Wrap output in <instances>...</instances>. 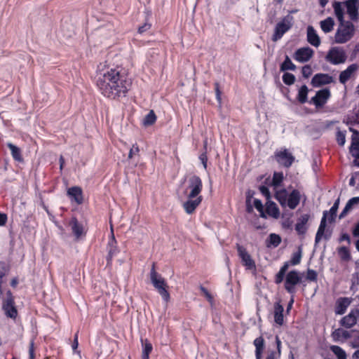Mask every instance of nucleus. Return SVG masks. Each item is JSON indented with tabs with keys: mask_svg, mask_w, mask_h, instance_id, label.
<instances>
[{
	"mask_svg": "<svg viewBox=\"0 0 359 359\" xmlns=\"http://www.w3.org/2000/svg\"><path fill=\"white\" fill-rule=\"evenodd\" d=\"M95 83L99 92L113 100L126 97L132 86V80L121 67L101 68L98 66Z\"/></svg>",
	"mask_w": 359,
	"mask_h": 359,
	"instance_id": "obj_1",
	"label": "nucleus"
},
{
	"mask_svg": "<svg viewBox=\"0 0 359 359\" xmlns=\"http://www.w3.org/2000/svg\"><path fill=\"white\" fill-rule=\"evenodd\" d=\"M339 200L337 199L334 203L333 205L330 208L329 211L325 210L323 212V217L321 218L319 227L315 237V245H316L320 240L324 238L325 240H329L331 237V232L325 233V228L327 226V218L330 223H332L335 221L337 217V212L339 208Z\"/></svg>",
	"mask_w": 359,
	"mask_h": 359,
	"instance_id": "obj_2",
	"label": "nucleus"
},
{
	"mask_svg": "<svg viewBox=\"0 0 359 359\" xmlns=\"http://www.w3.org/2000/svg\"><path fill=\"white\" fill-rule=\"evenodd\" d=\"M275 198L283 208L288 207L290 209L294 210L301 201V194L296 189H294L290 194L285 189H282L276 191Z\"/></svg>",
	"mask_w": 359,
	"mask_h": 359,
	"instance_id": "obj_3",
	"label": "nucleus"
},
{
	"mask_svg": "<svg viewBox=\"0 0 359 359\" xmlns=\"http://www.w3.org/2000/svg\"><path fill=\"white\" fill-rule=\"evenodd\" d=\"M149 278L152 285L161 295L162 299L165 302H168L170 301V296L168 290V284L165 278H163L160 273L156 272L155 263L152 264L149 273Z\"/></svg>",
	"mask_w": 359,
	"mask_h": 359,
	"instance_id": "obj_4",
	"label": "nucleus"
},
{
	"mask_svg": "<svg viewBox=\"0 0 359 359\" xmlns=\"http://www.w3.org/2000/svg\"><path fill=\"white\" fill-rule=\"evenodd\" d=\"M1 301V309L4 315L11 319L15 320L18 317V309L15 306V297L10 290H7L5 293L2 291V295H0Z\"/></svg>",
	"mask_w": 359,
	"mask_h": 359,
	"instance_id": "obj_5",
	"label": "nucleus"
},
{
	"mask_svg": "<svg viewBox=\"0 0 359 359\" xmlns=\"http://www.w3.org/2000/svg\"><path fill=\"white\" fill-rule=\"evenodd\" d=\"M353 24L350 21L339 22V25L334 35L337 43H344L351 40L354 34Z\"/></svg>",
	"mask_w": 359,
	"mask_h": 359,
	"instance_id": "obj_6",
	"label": "nucleus"
},
{
	"mask_svg": "<svg viewBox=\"0 0 359 359\" xmlns=\"http://www.w3.org/2000/svg\"><path fill=\"white\" fill-rule=\"evenodd\" d=\"M302 276L299 271L292 270L286 273L284 288L287 293L294 297L297 290L296 286L302 283Z\"/></svg>",
	"mask_w": 359,
	"mask_h": 359,
	"instance_id": "obj_7",
	"label": "nucleus"
},
{
	"mask_svg": "<svg viewBox=\"0 0 359 359\" xmlns=\"http://www.w3.org/2000/svg\"><path fill=\"white\" fill-rule=\"evenodd\" d=\"M293 17L287 15L283 20L278 22L274 28V32L272 36L273 41L280 40L285 33H286L292 26Z\"/></svg>",
	"mask_w": 359,
	"mask_h": 359,
	"instance_id": "obj_8",
	"label": "nucleus"
},
{
	"mask_svg": "<svg viewBox=\"0 0 359 359\" xmlns=\"http://www.w3.org/2000/svg\"><path fill=\"white\" fill-rule=\"evenodd\" d=\"M346 53L344 48L341 47L331 48L325 56L326 61L334 65L343 64L346 61Z\"/></svg>",
	"mask_w": 359,
	"mask_h": 359,
	"instance_id": "obj_9",
	"label": "nucleus"
},
{
	"mask_svg": "<svg viewBox=\"0 0 359 359\" xmlns=\"http://www.w3.org/2000/svg\"><path fill=\"white\" fill-rule=\"evenodd\" d=\"M202 189L203 182L200 177L194 175L189 178L186 191H189L187 195L189 196L190 198L202 196L200 195Z\"/></svg>",
	"mask_w": 359,
	"mask_h": 359,
	"instance_id": "obj_10",
	"label": "nucleus"
},
{
	"mask_svg": "<svg viewBox=\"0 0 359 359\" xmlns=\"http://www.w3.org/2000/svg\"><path fill=\"white\" fill-rule=\"evenodd\" d=\"M331 97V92L328 88H325L318 90L315 96L312 97L309 101L310 104H314L315 107L320 108L323 107Z\"/></svg>",
	"mask_w": 359,
	"mask_h": 359,
	"instance_id": "obj_11",
	"label": "nucleus"
},
{
	"mask_svg": "<svg viewBox=\"0 0 359 359\" xmlns=\"http://www.w3.org/2000/svg\"><path fill=\"white\" fill-rule=\"evenodd\" d=\"M236 249L238 257L241 259L242 264L248 269H253L255 268V263L252 259L250 255L247 251L246 248L240 244H236Z\"/></svg>",
	"mask_w": 359,
	"mask_h": 359,
	"instance_id": "obj_12",
	"label": "nucleus"
},
{
	"mask_svg": "<svg viewBox=\"0 0 359 359\" xmlns=\"http://www.w3.org/2000/svg\"><path fill=\"white\" fill-rule=\"evenodd\" d=\"M276 161L285 168H290L294 161V157L286 149L275 153Z\"/></svg>",
	"mask_w": 359,
	"mask_h": 359,
	"instance_id": "obj_13",
	"label": "nucleus"
},
{
	"mask_svg": "<svg viewBox=\"0 0 359 359\" xmlns=\"http://www.w3.org/2000/svg\"><path fill=\"white\" fill-rule=\"evenodd\" d=\"M334 82V79L332 76H330L328 74L318 73L316 74L311 79V84L314 88H318Z\"/></svg>",
	"mask_w": 359,
	"mask_h": 359,
	"instance_id": "obj_14",
	"label": "nucleus"
},
{
	"mask_svg": "<svg viewBox=\"0 0 359 359\" xmlns=\"http://www.w3.org/2000/svg\"><path fill=\"white\" fill-rule=\"evenodd\" d=\"M69 226L76 239L79 240L85 236L87 232L83 223L79 222L76 217H72L69 221Z\"/></svg>",
	"mask_w": 359,
	"mask_h": 359,
	"instance_id": "obj_15",
	"label": "nucleus"
},
{
	"mask_svg": "<svg viewBox=\"0 0 359 359\" xmlns=\"http://www.w3.org/2000/svg\"><path fill=\"white\" fill-rule=\"evenodd\" d=\"M202 201L203 196L190 198L189 196L187 195V200L183 203L182 207L186 213L191 215L194 212L198 206L201 203Z\"/></svg>",
	"mask_w": 359,
	"mask_h": 359,
	"instance_id": "obj_16",
	"label": "nucleus"
},
{
	"mask_svg": "<svg viewBox=\"0 0 359 359\" xmlns=\"http://www.w3.org/2000/svg\"><path fill=\"white\" fill-rule=\"evenodd\" d=\"M313 50L309 47L298 48L294 55V59L299 62H308L313 56Z\"/></svg>",
	"mask_w": 359,
	"mask_h": 359,
	"instance_id": "obj_17",
	"label": "nucleus"
},
{
	"mask_svg": "<svg viewBox=\"0 0 359 359\" xmlns=\"http://www.w3.org/2000/svg\"><path fill=\"white\" fill-rule=\"evenodd\" d=\"M67 194L72 202H74L77 205L83 203V191L80 187L74 186L69 188Z\"/></svg>",
	"mask_w": 359,
	"mask_h": 359,
	"instance_id": "obj_18",
	"label": "nucleus"
},
{
	"mask_svg": "<svg viewBox=\"0 0 359 359\" xmlns=\"http://www.w3.org/2000/svg\"><path fill=\"white\" fill-rule=\"evenodd\" d=\"M107 250L108 255L107 256V261L108 263H109L112 261L113 257L118 255V253L119 252V250L117 246V242L115 238L112 228L111 231V238L107 245Z\"/></svg>",
	"mask_w": 359,
	"mask_h": 359,
	"instance_id": "obj_19",
	"label": "nucleus"
},
{
	"mask_svg": "<svg viewBox=\"0 0 359 359\" xmlns=\"http://www.w3.org/2000/svg\"><path fill=\"white\" fill-rule=\"evenodd\" d=\"M346 11L352 20L358 18L359 0H348L346 1Z\"/></svg>",
	"mask_w": 359,
	"mask_h": 359,
	"instance_id": "obj_20",
	"label": "nucleus"
},
{
	"mask_svg": "<svg viewBox=\"0 0 359 359\" xmlns=\"http://www.w3.org/2000/svg\"><path fill=\"white\" fill-rule=\"evenodd\" d=\"M310 218L309 214L302 215L297 220L295 224V231L299 235H304L306 233L308 226L307 222Z\"/></svg>",
	"mask_w": 359,
	"mask_h": 359,
	"instance_id": "obj_21",
	"label": "nucleus"
},
{
	"mask_svg": "<svg viewBox=\"0 0 359 359\" xmlns=\"http://www.w3.org/2000/svg\"><path fill=\"white\" fill-rule=\"evenodd\" d=\"M351 304V300L348 297L339 298L335 304L334 312L337 315H342L345 313L347 308Z\"/></svg>",
	"mask_w": 359,
	"mask_h": 359,
	"instance_id": "obj_22",
	"label": "nucleus"
},
{
	"mask_svg": "<svg viewBox=\"0 0 359 359\" xmlns=\"http://www.w3.org/2000/svg\"><path fill=\"white\" fill-rule=\"evenodd\" d=\"M307 41L311 45L315 47H318L320 44V37L311 25L307 27Z\"/></svg>",
	"mask_w": 359,
	"mask_h": 359,
	"instance_id": "obj_23",
	"label": "nucleus"
},
{
	"mask_svg": "<svg viewBox=\"0 0 359 359\" xmlns=\"http://www.w3.org/2000/svg\"><path fill=\"white\" fill-rule=\"evenodd\" d=\"M358 69L356 64H352L349 65L345 70L341 72L339 76V82L342 84H345L351 78L353 73H354Z\"/></svg>",
	"mask_w": 359,
	"mask_h": 359,
	"instance_id": "obj_24",
	"label": "nucleus"
},
{
	"mask_svg": "<svg viewBox=\"0 0 359 359\" xmlns=\"http://www.w3.org/2000/svg\"><path fill=\"white\" fill-rule=\"evenodd\" d=\"M349 130L353 133L351 144L349 148L351 154L359 153V131L353 128L349 127Z\"/></svg>",
	"mask_w": 359,
	"mask_h": 359,
	"instance_id": "obj_25",
	"label": "nucleus"
},
{
	"mask_svg": "<svg viewBox=\"0 0 359 359\" xmlns=\"http://www.w3.org/2000/svg\"><path fill=\"white\" fill-rule=\"evenodd\" d=\"M358 318L353 311H350L348 315L343 317L340 320V325L346 328H351L357 323Z\"/></svg>",
	"mask_w": 359,
	"mask_h": 359,
	"instance_id": "obj_26",
	"label": "nucleus"
},
{
	"mask_svg": "<svg viewBox=\"0 0 359 359\" xmlns=\"http://www.w3.org/2000/svg\"><path fill=\"white\" fill-rule=\"evenodd\" d=\"M283 311L284 308L280 304V302H276L274 304V321L278 325H283L284 323L283 320Z\"/></svg>",
	"mask_w": 359,
	"mask_h": 359,
	"instance_id": "obj_27",
	"label": "nucleus"
},
{
	"mask_svg": "<svg viewBox=\"0 0 359 359\" xmlns=\"http://www.w3.org/2000/svg\"><path fill=\"white\" fill-rule=\"evenodd\" d=\"M6 145L11 150V156H12L13 158L17 162H19V163L23 162L24 159L22 156L21 149L18 147L12 144L11 142L7 143Z\"/></svg>",
	"mask_w": 359,
	"mask_h": 359,
	"instance_id": "obj_28",
	"label": "nucleus"
},
{
	"mask_svg": "<svg viewBox=\"0 0 359 359\" xmlns=\"http://www.w3.org/2000/svg\"><path fill=\"white\" fill-rule=\"evenodd\" d=\"M266 212L269 216L277 219L280 216V210L277 205L273 201H268L266 203Z\"/></svg>",
	"mask_w": 359,
	"mask_h": 359,
	"instance_id": "obj_29",
	"label": "nucleus"
},
{
	"mask_svg": "<svg viewBox=\"0 0 359 359\" xmlns=\"http://www.w3.org/2000/svg\"><path fill=\"white\" fill-rule=\"evenodd\" d=\"M332 336L335 340H346L352 337V332L338 328L332 332Z\"/></svg>",
	"mask_w": 359,
	"mask_h": 359,
	"instance_id": "obj_30",
	"label": "nucleus"
},
{
	"mask_svg": "<svg viewBox=\"0 0 359 359\" xmlns=\"http://www.w3.org/2000/svg\"><path fill=\"white\" fill-rule=\"evenodd\" d=\"M281 243V237L276 233L269 234L267 240L266 241V246L269 248H276Z\"/></svg>",
	"mask_w": 359,
	"mask_h": 359,
	"instance_id": "obj_31",
	"label": "nucleus"
},
{
	"mask_svg": "<svg viewBox=\"0 0 359 359\" xmlns=\"http://www.w3.org/2000/svg\"><path fill=\"white\" fill-rule=\"evenodd\" d=\"M309 88L306 85H302L298 90L297 100L301 104H304L308 101Z\"/></svg>",
	"mask_w": 359,
	"mask_h": 359,
	"instance_id": "obj_32",
	"label": "nucleus"
},
{
	"mask_svg": "<svg viewBox=\"0 0 359 359\" xmlns=\"http://www.w3.org/2000/svg\"><path fill=\"white\" fill-rule=\"evenodd\" d=\"M10 271L8 264L5 262L0 261V295H2V285L4 283V278Z\"/></svg>",
	"mask_w": 359,
	"mask_h": 359,
	"instance_id": "obj_33",
	"label": "nucleus"
},
{
	"mask_svg": "<svg viewBox=\"0 0 359 359\" xmlns=\"http://www.w3.org/2000/svg\"><path fill=\"white\" fill-rule=\"evenodd\" d=\"M334 25V20L331 17H328L320 22V28L325 33H328L332 30Z\"/></svg>",
	"mask_w": 359,
	"mask_h": 359,
	"instance_id": "obj_34",
	"label": "nucleus"
},
{
	"mask_svg": "<svg viewBox=\"0 0 359 359\" xmlns=\"http://www.w3.org/2000/svg\"><path fill=\"white\" fill-rule=\"evenodd\" d=\"M333 8L335 15L339 22H345L344 19V10L341 4L339 1H334Z\"/></svg>",
	"mask_w": 359,
	"mask_h": 359,
	"instance_id": "obj_35",
	"label": "nucleus"
},
{
	"mask_svg": "<svg viewBox=\"0 0 359 359\" xmlns=\"http://www.w3.org/2000/svg\"><path fill=\"white\" fill-rule=\"evenodd\" d=\"M296 65L292 62L288 55H285L284 61L280 65V71L286 72L287 70L294 71L296 69Z\"/></svg>",
	"mask_w": 359,
	"mask_h": 359,
	"instance_id": "obj_36",
	"label": "nucleus"
},
{
	"mask_svg": "<svg viewBox=\"0 0 359 359\" xmlns=\"http://www.w3.org/2000/svg\"><path fill=\"white\" fill-rule=\"evenodd\" d=\"M337 252L342 261L348 262L351 259L350 251L346 246L339 247L337 249Z\"/></svg>",
	"mask_w": 359,
	"mask_h": 359,
	"instance_id": "obj_37",
	"label": "nucleus"
},
{
	"mask_svg": "<svg viewBox=\"0 0 359 359\" xmlns=\"http://www.w3.org/2000/svg\"><path fill=\"white\" fill-rule=\"evenodd\" d=\"M156 121V116L153 110H151L144 118L143 124L145 126L153 125Z\"/></svg>",
	"mask_w": 359,
	"mask_h": 359,
	"instance_id": "obj_38",
	"label": "nucleus"
},
{
	"mask_svg": "<svg viewBox=\"0 0 359 359\" xmlns=\"http://www.w3.org/2000/svg\"><path fill=\"white\" fill-rule=\"evenodd\" d=\"M331 351L337 357V359H346V353L345 351L339 346H332Z\"/></svg>",
	"mask_w": 359,
	"mask_h": 359,
	"instance_id": "obj_39",
	"label": "nucleus"
},
{
	"mask_svg": "<svg viewBox=\"0 0 359 359\" xmlns=\"http://www.w3.org/2000/svg\"><path fill=\"white\" fill-rule=\"evenodd\" d=\"M302 256V248L299 247L298 250L292 255L291 259L289 261L292 266L298 265L301 262Z\"/></svg>",
	"mask_w": 359,
	"mask_h": 359,
	"instance_id": "obj_40",
	"label": "nucleus"
},
{
	"mask_svg": "<svg viewBox=\"0 0 359 359\" xmlns=\"http://www.w3.org/2000/svg\"><path fill=\"white\" fill-rule=\"evenodd\" d=\"M284 179L283 173L281 172H275L273 175L272 185L274 187L280 186Z\"/></svg>",
	"mask_w": 359,
	"mask_h": 359,
	"instance_id": "obj_41",
	"label": "nucleus"
},
{
	"mask_svg": "<svg viewBox=\"0 0 359 359\" xmlns=\"http://www.w3.org/2000/svg\"><path fill=\"white\" fill-rule=\"evenodd\" d=\"M344 123L351 128L355 124H359V111L356 112L354 115L348 116Z\"/></svg>",
	"mask_w": 359,
	"mask_h": 359,
	"instance_id": "obj_42",
	"label": "nucleus"
},
{
	"mask_svg": "<svg viewBox=\"0 0 359 359\" xmlns=\"http://www.w3.org/2000/svg\"><path fill=\"white\" fill-rule=\"evenodd\" d=\"M283 81L285 85L291 86L295 82V76L294 74L285 72L282 76Z\"/></svg>",
	"mask_w": 359,
	"mask_h": 359,
	"instance_id": "obj_43",
	"label": "nucleus"
},
{
	"mask_svg": "<svg viewBox=\"0 0 359 359\" xmlns=\"http://www.w3.org/2000/svg\"><path fill=\"white\" fill-rule=\"evenodd\" d=\"M306 278L309 281L316 283L318 281V273L315 270L308 269L306 271Z\"/></svg>",
	"mask_w": 359,
	"mask_h": 359,
	"instance_id": "obj_44",
	"label": "nucleus"
},
{
	"mask_svg": "<svg viewBox=\"0 0 359 359\" xmlns=\"http://www.w3.org/2000/svg\"><path fill=\"white\" fill-rule=\"evenodd\" d=\"M253 344L255 346V351H262L264 350V339L262 337H257L254 341Z\"/></svg>",
	"mask_w": 359,
	"mask_h": 359,
	"instance_id": "obj_45",
	"label": "nucleus"
},
{
	"mask_svg": "<svg viewBox=\"0 0 359 359\" xmlns=\"http://www.w3.org/2000/svg\"><path fill=\"white\" fill-rule=\"evenodd\" d=\"M152 348H153V347H152L151 344L148 341H146V343L143 347L142 358H149V353L151 352Z\"/></svg>",
	"mask_w": 359,
	"mask_h": 359,
	"instance_id": "obj_46",
	"label": "nucleus"
},
{
	"mask_svg": "<svg viewBox=\"0 0 359 359\" xmlns=\"http://www.w3.org/2000/svg\"><path fill=\"white\" fill-rule=\"evenodd\" d=\"M302 74L305 79H308L312 74L311 66L309 65L304 66L302 69Z\"/></svg>",
	"mask_w": 359,
	"mask_h": 359,
	"instance_id": "obj_47",
	"label": "nucleus"
},
{
	"mask_svg": "<svg viewBox=\"0 0 359 359\" xmlns=\"http://www.w3.org/2000/svg\"><path fill=\"white\" fill-rule=\"evenodd\" d=\"M337 141L340 146L344 145L346 142V135L343 132L339 130L337 133Z\"/></svg>",
	"mask_w": 359,
	"mask_h": 359,
	"instance_id": "obj_48",
	"label": "nucleus"
},
{
	"mask_svg": "<svg viewBox=\"0 0 359 359\" xmlns=\"http://www.w3.org/2000/svg\"><path fill=\"white\" fill-rule=\"evenodd\" d=\"M353 332H355L356 335H352V341H351V346L353 348H359V332L352 331V333Z\"/></svg>",
	"mask_w": 359,
	"mask_h": 359,
	"instance_id": "obj_49",
	"label": "nucleus"
},
{
	"mask_svg": "<svg viewBox=\"0 0 359 359\" xmlns=\"http://www.w3.org/2000/svg\"><path fill=\"white\" fill-rule=\"evenodd\" d=\"M259 189L261 194L264 196H265V198L266 199H270V198H271V193H270L269 189L266 186L261 185L259 187Z\"/></svg>",
	"mask_w": 359,
	"mask_h": 359,
	"instance_id": "obj_50",
	"label": "nucleus"
},
{
	"mask_svg": "<svg viewBox=\"0 0 359 359\" xmlns=\"http://www.w3.org/2000/svg\"><path fill=\"white\" fill-rule=\"evenodd\" d=\"M353 207L348 203H346L345 207L344 208L343 210L341 212L339 216V218L341 219H343L344 217H346V215H347V213L351 210V209Z\"/></svg>",
	"mask_w": 359,
	"mask_h": 359,
	"instance_id": "obj_51",
	"label": "nucleus"
},
{
	"mask_svg": "<svg viewBox=\"0 0 359 359\" xmlns=\"http://www.w3.org/2000/svg\"><path fill=\"white\" fill-rule=\"evenodd\" d=\"M285 273L278 271L275 276V283L276 284H280L283 281L284 279H285Z\"/></svg>",
	"mask_w": 359,
	"mask_h": 359,
	"instance_id": "obj_52",
	"label": "nucleus"
},
{
	"mask_svg": "<svg viewBox=\"0 0 359 359\" xmlns=\"http://www.w3.org/2000/svg\"><path fill=\"white\" fill-rule=\"evenodd\" d=\"M199 159H200L201 163L203 164V168L205 169H206L207 168V163H208V156H207L206 151H204L200 154Z\"/></svg>",
	"mask_w": 359,
	"mask_h": 359,
	"instance_id": "obj_53",
	"label": "nucleus"
},
{
	"mask_svg": "<svg viewBox=\"0 0 359 359\" xmlns=\"http://www.w3.org/2000/svg\"><path fill=\"white\" fill-rule=\"evenodd\" d=\"M342 241H346L348 245L351 244V237L348 233H342L340 235V237L339 238V242L341 243Z\"/></svg>",
	"mask_w": 359,
	"mask_h": 359,
	"instance_id": "obj_54",
	"label": "nucleus"
},
{
	"mask_svg": "<svg viewBox=\"0 0 359 359\" xmlns=\"http://www.w3.org/2000/svg\"><path fill=\"white\" fill-rule=\"evenodd\" d=\"M140 151L139 147L137 144H133L130 148L128 154V158H132L134 154H138Z\"/></svg>",
	"mask_w": 359,
	"mask_h": 359,
	"instance_id": "obj_55",
	"label": "nucleus"
},
{
	"mask_svg": "<svg viewBox=\"0 0 359 359\" xmlns=\"http://www.w3.org/2000/svg\"><path fill=\"white\" fill-rule=\"evenodd\" d=\"M200 289H201V291L204 294V295L205 296L207 299L210 302H212V297L211 294L209 292V291L205 287H204L203 286H201Z\"/></svg>",
	"mask_w": 359,
	"mask_h": 359,
	"instance_id": "obj_56",
	"label": "nucleus"
},
{
	"mask_svg": "<svg viewBox=\"0 0 359 359\" xmlns=\"http://www.w3.org/2000/svg\"><path fill=\"white\" fill-rule=\"evenodd\" d=\"M254 206L257 211H260L264 208L262 201L257 198L254 200Z\"/></svg>",
	"mask_w": 359,
	"mask_h": 359,
	"instance_id": "obj_57",
	"label": "nucleus"
},
{
	"mask_svg": "<svg viewBox=\"0 0 359 359\" xmlns=\"http://www.w3.org/2000/svg\"><path fill=\"white\" fill-rule=\"evenodd\" d=\"M78 339H79V332H77L74 334V341H73V343H72V348L74 351H75L76 349H77V348H78V346H79Z\"/></svg>",
	"mask_w": 359,
	"mask_h": 359,
	"instance_id": "obj_58",
	"label": "nucleus"
},
{
	"mask_svg": "<svg viewBox=\"0 0 359 359\" xmlns=\"http://www.w3.org/2000/svg\"><path fill=\"white\" fill-rule=\"evenodd\" d=\"M150 27H151V25L150 24L144 23L143 25L140 26L138 28V32L140 34H142V33L145 32L146 31H147L148 29H149Z\"/></svg>",
	"mask_w": 359,
	"mask_h": 359,
	"instance_id": "obj_59",
	"label": "nucleus"
},
{
	"mask_svg": "<svg viewBox=\"0 0 359 359\" xmlns=\"http://www.w3.org/2000/svg\"><path fill=\"white\" fill-rule=\"evenodd\" d=\"M7 215L0 212V226H4L7 222Z\"/></svg>",
	"mask_w": 359,
	"mask_h": 359,
	"instance_id": "obj_60",
	"label": "nucleus"
},
{
	"mask_svg": "<svg viewBox=\"0 0 359 359\" xmlns=\"http://www.w3.org/2000/svg\"><path fill=\"white\" fill-rule=\"evenodd\" d=\"M290 265H291V264L289 261L284 262L283 266L280 267L279 271L283 272L286 274V272Z\"/></svg>",
	"mask_w": 359,
	"mask_h": 359,
	"instance_id": "obj_61",
	"label": "nucleus"
},
{
	"mask_svg": "<svg viewBox=\"0 0 359 359\" xmlns=\"http://www.w3.org/2000/svg\"><path fill=\"white\" fill-rule=\"evenodd\" d=\"M349 203L352 207L356 204L359 203V196L353 197L351 199H349L347 202Z\"/></svg>",
	"mask_w": 359,
	"mask_h": 359,
	"instance_id": "obj_62",
	"label": "nucleus"
},
{
	"mask_svg": "<svg viewBox=\"0 0 359 359\" xmlns=\"http://www.w3.org/2000/svg\"><path fill=\"white\" fill-rule=\"evenodd\" d=\"M352 233L354 237H359V222L354 226Z\"/></svg>",
	"mask_w": 359,
	"mask_h": 359,
	"instance_id": "obj_63",
	"label": "nucleus"
},
{
	"mask_svg": "<svg viewBox=\"0 0 359 359\" xmlns=\"http://www.w3.org/2000/svg\"><path fill=\"white\" fill-rule=\"evenodd\" d=\"M352 156L354 158L353 164L359 168V153L352 154Z\"/></svg>",
	"mask_w": 359,
	"mask_h": 359,
	"instance_id": "obj_64",
	"label": "nucleus"
}]
</instances>
